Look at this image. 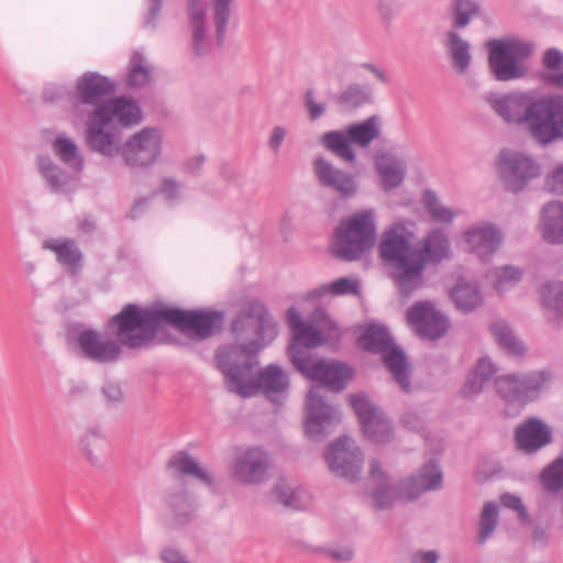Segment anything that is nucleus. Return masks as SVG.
I'll list each match as a JSON object with an SVG mask.
<instances>
[{
  "mask_svg": "<svg viewBox=\"0 0 563 563\" xmlns=\"http://www.w3.org/2000/svg\"><path fill=\"white\" fill-rule=\"evenodd\" d=\"M312 170L321 187L335 192L342 199H351L358 191L356 177L336 166L324 157H317L312 162Z\"/></svg>",
  "mask_w": 563,
  "mask_h": 563,
  "instance_id": "obj_19",
  "label": "nucleus"
},
{
  "mask_svg": "<svg viewBox=\"0 0 563 563\" xmlns=\"http://www.w3.org/2000/svg\"><path fill=\"white\" fill-rule=\"evenodd\" d=\"M515 441L519 451L533 454L553 442L552 428L531 417L516 428Z\"/></svg>",
  "mask_w": 563,
  "mask_h": 563,
  "instance_id": "obj_24",
  "label": "nucleus"
},
{
  "mask_svg": "<svg viewBox=\"0 0 563 563\" xmlns=\"http://www.w3.org/2000/svg\"><path fill=\"white\" fill-rule=\"evenodd\" d=\"M148 323L154 331V340L164 325L174 327L183 332L192 333L207 339L219 330L223 322V313L218 311L183 310L165 303L145 307Z\"/></svg>",
  "mask_w": 563,
  "mask_h": 563,
  "instance_id": "obj_6",
  "label": "nucleus"
},
{
  "mask_svg": "<svg viewBox=\"0 0 563 563\" xmlns=\"http://www.w3.org/2000/svg\"><path fill=\"white\" fill-rule=\"evenodd\" d=\"M37 167L41 176L55 194H66L73 188V179L48 156L37 158Z\"/></svg>",
  "mask_w": 563,
  "mask_h": 563,
  "instance_id": "obj_35",
  "label": "nucleus"
},
{
  "mask_svg": "<svg viewBox=\"0 0 563 563\" xmlns=\"http://www.w3.org/2000/svg\"><path fill=\"white\" fill-rule=\"evenodd\" d=\"M101 391L106 400L111 404H119L123 400L124 397L121 386L117 383L106 384Z\"/></svg>",
  "mask_w": 563,
  "mask_h": 563,
  "instance_id": "obj_60",
  "label": "nucleus"
},
{
  "mask_svg": "<svg viewBox=\"0 0 563 563\" xmlns=\"http://www.w3.org/2000/svg\"><path fill=\"white\" fill-rule=\"evenodd\" d=\"M490 332L497 344L511 356H522L526 349L514 330L505 321L498 320L490 325Z\"/></svg>",
  "mask_w": 563,
  "mask_h": 563,
  "instance_id": "obj_40",
  "label": "nucleus"
},
{
  "mask_svg": "<svg viewBox=\"0 0 563 563\" xmlns=\"http://www.w3.org/2000/svg\"><path fill=\"white\" fill-rule=\"evenodd\" d=\"M298 372L320 383L311 387L307 396L305 428L311 440L322 441L341 420L339 410L325 400L324 388L335 393L343 390L352 378V372L340 362L323 360H312L306 364V369Z\"/></svg>",
  "mask_w": 563,
  "mask_h": 563,
  "instance_id": "obj_4",
  "label": "nucleus"
},
{
  "mask_svg": "<svg viewBox=\"0 0 563 563\" xmlns=\"http://www.w3.org/2000/svg\"><path fill=\"white\" fill-rule=\"evenodd\" d=\"M541 306L563 319V279H552L539 288Z\"/></svg>",
  "mask_w": 563,
  "mask_h": 563,
  "instance_id": "obj_41",
  "label": "nucleus"
},
{
  "mask_svg": "<svg viewBox=\"0 0 563 563\" xmlns=\"http://www.w3.org/2000/svg\"><path fill=\"white\" fill-rule=\"evenodd\" d=\"M401 423L411 431H421L423 429L422 418L415 411H406L401 417Z\"/></svg>",
  "mask_w": 563,
  "mask_h": 563,
  "instance_id": "obj_62",
  "label": "nucleus"
},
{
  "mask_svg": "<svg viewBox=\"0 0 563 563\" xmlns=\"http://www.w3.org/2000/svg\"><path fill=\"white\" fill-rule=\"evenodd\" d=\"M286 134L287 131L284 126L276 125L273 128L268 139V147L273 153L277 154L279 152Z\"/></svg>",
  "mask_w": 563,
  "mask_h": 563,
  "instance_id": "obj_61",
  "label": "nucleus"
},
{
  "mask_svg": "<svg viewBox=\"0 0 563 563\" xmlns=\"http://www.w3.org/2000/svg\"><path fill=\"white\" fill-rule=\"evenodd\" d=\"M500 500L504 507L514 509L518 512V518L522 523H532L528 510L520 497L511 494H504Z\"/></svg>",
  "mask_w": 563,
  "mask_h": 563,
  "instance_id": "obj_54",
  "label": "nucleus"
},
{
  "mask_svg": "<svg viewBox=\"0 0 563 563\" xmlns=\"http://www.w3.org/2000/svg\"><path fill=\"white\" fill-rule=\"evenodd\" d=\"M360 342L365 351L383 354L384 365L401 390L405 393L411 390L410 365L405 353L394 345L393 339L385 327L376 324L368 327L360 338Z\"/></svg>",
  "mask_w": 563,
  "mask_h": 563,
  "instance_id": "obj_11",
  "label": "nucleus"
},
{
  "mask_svg": "<svg viewBox=\"0 0 563 563\" xmlns=\"http://www.w3.org/2000/svg\"><path fill=\"white\" fill-rule=\"evenodd\" d=\"M446 37L448 54L453 68L457 74H465L472 62L468 42L463 40L460 34L454 31L448 32Z\"/></svg>",
  "mask_w": 563,
  "mask_h": 563,
  "instance_id": "obj_38",
  "label": "nucleus"
},
{
  "mask_svg": "<svg viewBox=\"0 0 563 563\" xmlns=\"http://www.w3.org/2000/svg\"><path fill=\"white\" fill-rule=\"evenodd\" d=\"M498 523V506L488 501L484 505L479 517L478 542L484 544Z\"/></svg>",
  "mask_w": 563,
  "mask_h": 563,
  "instance_id": "obj_48",
  "label": "nucleus"
},
{
  "mask_svg": "<svg viewBox=\"0 0 563 563\" xmlns=\"http://www.w3.org/2000/svg\"><path fill=\"white\" fill-rule=\"evenodd\" d=\"M150 79L151 68L147 66L145 57L141 53L134 52L130 60L128 85L132 88L144 87Z\"/></svg>",
  "mask_w": 563,
  "mask_h": 563,
  "instance_id": "obj_46",
  "label": "nucleus"
},
{
  "mask_svg": "<svg viewBox=\"0 0 563 563\" xmlns=\"http://www.w3.org/2000/svg\"><path fill=\"white\" fill-rule=\"evenodd\" d=\"M318 292L320 295L331 294L333 296L357 295L360 294V286L356 279L340 277L331 284L322 285Z\"/></svg>",
  "mask_w": 563,
  "mask_h": 563,
  "instance_id": "obj_52",
  "label": "nucleus"
},
{
  "mask_svg": "<svg viewBox=\"0 0 563 563\" xmlns=\"http://www.w3.org/2000/svg\"><path fill=\"white\" fill-rule=\"evenodd\" d=\"M158 558L162 563H191L186 554L172 545L162 548Z\"/></svg>",
  "mask_w": 563,
  "mask_h": 563,
  "instance_id": "obj_57",
  "label": "nucleus"
},
{
  "mask_svg": "<svg viewBox=\"0 0 563 563\" xmlns=\"http://www.w3.org/2000/svg\"><path fill=\"white\" fill-rule=\"evenodd\" d=\"M232 332L240 341L218 349L217 362L224 377L225 387L243 398L258 391L267 397L280 394L289 387L284 369L269 364L253 374L258 364V353L278 334L277 323L268 309L260 301L249 302L232 322Z\"/></svg>",
  "mask_w": 563,
  "mask_h": 563,
  "instance_id": "obj_1",
  "label": "nucleus"
},
{
  "mask_svg": "<svg viewBox=\"0 0 563 563\" xmlns=\"http://www.w3.org/2000/svg\"><path fill=\"white\" fill-rule=\"evenodd\" d=\"M187 13L191 30V48L195 55L205 56L211 45L207 33V7L205 0H188Z\"/></svg>",
  "mask_w": 563,
  "mask_h": 563,
  "instance_id": "obj_25",
  "label": "nucleus"
},
{
  "mask_svg": "<svg viewBox=\"0 0 563 563\" xmlns=\"http://www.w3.org/2000/svg\"><path fill=\"white\" fill-rule=\"evenodd\" d=\"M376 217L373 209L360 210L341 220L335 230L333 255L344 262L360 260L376 242Z\"/></svg>",
  "mask_w": 563,
  "mask_h": 563,
  "instance_id": "obj_7",
  "label": "nucleus"
},
{
  "mask_svg": "<svg viewBox=\"0 0 563 563\" xmlns=\"http://www.w3.org/2000/svg\"><path fill=\"white\" fill-rule=\"evenodd\" d=\"M96 115L108 121L113 126L131 128L142 121V110L136 101L130 97H112L103 104L93 109Z\"/></svg>",
  "mask_w": 563,
  "mask_h": 563,
  "instance_id": "obj_23",
  "label": "nucleus"
},
{
  "mask_svg": "<svg viewBox=\"0 0 563 563\" xmlns=\"http://www.w3.org/2000/svg\"><path fill=\"white\" fill-rule=\"evenodd\" d=\"M42 99L48 104H70L75 112V90H70L65 85H53L47 87Z\"/></svg>",
  "mask_w": 563,
  "mask_h": 563,
  "instance_id": "obj_51",
  "label": "nucleus"
},
{
  "mask_svg": "<svg viewBox=\"0 0 563 563\" xmlns=\"http://www.w3.org/2000/svg\"><path fill=\"white\" fill-rule=\"evenodd\" d=\"M324 459L336 477L350 483L361 478L364 454L352 438L344 435L333 441L324 451Z\"/></svg>",
  "mask_w": 563,
  "mask_h": 563,
  "instance_id": "obj_13",
  "label": "nucleus"
},
{
  "mask_svg": "<svg viewBox=\"0 0 563 563\" xmlns=\"http://www.w3.org/2000/svg\"><path fill=\"white\" fill-rule=\"evenodd\" d=\"M552 379L553 375L548 369L509 373L496 376L494 386L496 394L505 402L506 410L516 415L528 404L537 400Z\"/></svg>",
  "mask_w": 563,
  "mask_h": 563,
  "instance_id": "obj_9",
  "label": "nucleus"
},
{
  "mask_svg": "<svg viewBox=\"0 0 563 563\" xmlns=\"http://www.w3.org/2000/svg\"><path fill=\"white\" fill-rule=\"evenodd\" d=\"M167 468L175 476L194 477L207 486H213L212 475L187 451H178L172 455L167 461Z\"/></svg>",
  "mask_w": 563,
  "mask_h": 563,
  "instance_id": "obj_28",
  "label": "nucleus"
},
{
  "mask_svg": "<svg viewBox=\"0 0 563 563\" xmlns=\"http://www.w3.org/2000/svg\"><path fill=\"white\" fill-rule=\"evenodd\" d=\"M366 496L371 499V506L377 511L390 509L398 497V484L394 486L389 477L382 468L378 460L369 462V474L367 478Z\"/></svg>",
  "mask_w": 563,
  "mask_h": 563,
  "instance_id": "obj_22",
  "label": "nucleus"
},
{
  "mask_svg": "<svg viewBox=\"0 0 563 563\" xmlns=\"http://www.w3.org/2000/svg\"><path fill=\"white\" fill-rule=\"evenodd\" d=\"M498 170L507 190L518 192L540 175V165L525 153L505 148L498 155Z\"/></svg>",
  "mask_w": 563,
  "mask_h": 563,
  "instance_id": "obj_14",
  "label": "nucleus"
},
{
  "mask_svg": "<svg viewBox=\"0 0 563 563\" xmlns=\"http://www.w3.org/2000/svg\"><path fill=\"white\" fill-rule=\"evenodd\" d=\"M325 319L327 313L323 309H316L308 322L301 319L296 308L288 309L287 321L291 330L288 356L297 371L306 369V364L313 360L310 349L323 345L328 341L327 332L331 325L325 324Z\"/></svg>",
  "mask_w": 563,
  "mask_h": 563,
  "instance_id": "obj_8",
  "label": "nucleus"
},
{
  "mask_svg": "<svg viewBox=\"0 0 563 563\" xmlns=\"http://www.w3.org/2000/svg\"><path fill=\"white\" fill-rule=\"evenodd\" d=\"M537 76L544 85L563 91V52L556 47L547 48Z\"/></svg>",
  "mask_w": 563,
  "mask_h": 563,
  "instance_id": "obj_29",
  "label": "nucleus"
},
{
  "mask_svg": "<svg viewBox=\"0 0 563 563\" xmlns=\"http://www.w3.org/2000/svg\"><path fill=\"white\" fill-rule=\"evenodd\" d=\"M162 153V136L157 129L144 128L132 135L121 151L126 165L147 167L155 163Z\"/></svg>",
  "mask_w": 563,
  "mask_h": 563,
  "instance_id": "obj_17",
  "label": "nucleus"
},
{
  "mask_svg": "<svg viewBox=\"0 0 563 563\" xmlns=\"http://www.w3.org/2000/svg\"><path fill=\"white\" fill-rule=\"evenodd\" d=\"M486 387L485 383L476 375L474 371H472L466 378V382L463 386V394L465 396H475L484 390Z\"/></svg>",
  "mask_w": 563,
  "mask_h": 563,
  "instance_id": "obj_58",
  "label": "nucleus"
},
{
  "mask_svg": "<svg viewBox=\"0 0 563 563\" xmlns=\"http://www.w3.org/2000/svg\"><path fill=\"white\" fill-rule=\"evenodd\" d=\"M382 188L389 191L399 187L406 176V163L394 155L384 154L376 162Z\"/></svg>",
  "mask_w": 563,
  "mask_h": 563,
  "instance_id": "obj_32",
  "label": "nucleus"
},
{
  "mask_svg": "<svg viewBox=\"0 0 563 563\" xmlns=\"http://www.w3.org/2000/svg\"><path fill=\"white\" fill-rule=\"evenodd\" d=\"M232 0H213V22L216 25L217 44L222 46L225 38L227 25L231 15Z\"/></svg>",
  "mask_w": 563,
  "mask_h": 563,
  "instance_id": "obj_47",
  "label": "nucleus"
},
{
  "mask_svg": "<svg viewBox=\"0 0 563 563\" xmlns=\"http://www.w3.org/2000/svg\"><path fill=\"white\" fill-rule=\"evenodd\" d=\"M104 446L106 439L99 427L86 429L79 438V448L82 456L95 467L102 468L104 466L102 456Z\"/></svg>",
  "mask_w": 563,
  "mask_h": 563,
  "instance_id": "obj_33",
  "label": "nucleus"
},
{
  "mask_svg": "<svg viewBox=\"0 0 563 563\" xmlns=\"http://www.w3.org/2000/svg\"><path fill=\"white\" fill-rule=\"evenodd\" d=\"M407 320L421 338L428 340L440 339L450 327L449 319L428 301L413 305L407 311Z\"/></svg>",
  "mask_w": 563,
  "mask_h": 563,
  "instance_id": "obj_20",
  "label": "nucleus"
},
{
  "mask_svg": "<svg viewBox=\"0 0 563 563\" xmlns=\"http://www.w3.org/2000/svg\"><path fill=\"white\" fill-rule=\"evenodd\" d=\"M532 532H531V541L533 545L545 548L549 543V533L548 528L541 526L540 523H532Z\"/></svg>",
  "mask_w": 563,
  "mask_h": 563,
  "instance_id": "obj_63",
  "label": "nucleus"
},
{
  "mask_svg": "<svg viewBox=\"0 0 563 563\" xmlns=\"http://www.w3.org/2000/svg\"><path fill=\"white\" fill-rule=\"evenodd\" d=\"M165 503L173 514L175 526H186L195 518L196 507L185 488L168 490L165 496Z\"/></svg>",
  "mask_w": 563,
  "mask_h": 563,
  "instance_id": "obj_31",
  "label": "nucleus"
},
{
  "mask_svg": "<svg viewBox=\"0 0 563 563\" xmlns=\"http://www.w3.org/2000/svg\"><path fill=\"white\" fill-rule=\"evenodd\" d=\"M74 90L75 115H77L81 106L91 107L93 110L112 98L117 91V84L98 71H85L76 79Z\"/></svg>",
  "mask_w": 563,
  "mask_h": 563,
  "instance_id": "obj_15",
  "label": "nucleus"
},
{
  "mask_svg": "<svg viewBox=\"0 0 563 563\" xmlns=\"http://www.w3.org/2000/svg\"><path fill=\"white\" fill-rule=\"evenodd\" d=\"M548 189L555 195H563V164L555 167L547 180Z\"/></svg>",
  "mask_w": 563,
  "mask_h": 563,
  "instance_id": "obj_59",
  "label": "nucleus"
},
{
  "mask_svg": "<svg viewBox=\"0 0 563 563\" xmlns=\"http://www.w3.org/2000/svg\"><path fill=\"white\" fill-rule=\"evenodd\" d=\"M487 277L490 279L494 289L503 292L514 287L522 278V271L512 265H505L496 267Z\"/></svg>",
  "mask_w": 563,
  "mask_h": 563,
  "instance_id": "obj_44",
  "label": "nucleus"
},
{
  "mask_svg": "<svg viewBox=\"0 0 563 563\" xmlns=\"http://www.w3.org/2000/svg\"><path fill=\"white\" fill-rule=\"evenodd\" d=\"M53 150L59 159L79 172L82 168V157L76 143L67 136L59 135L53 142Z\"/></svg>",
  "mask_w": 563,
  "mask_h": 563,
  "instance_id": "obj_43",
  "label": "nucleus"
},
{
  "mask_svg": "<svg viewBox=\"0 0 563 563\" xmlns=\"http://www.w3.org/2000/svg\"><path fill=\"white\" fill-rule=\"evenodd\" d=\"M379 256L394 268L393 279L402 296H410L422 287V262L415 261L408 231L402 224H394L382 234L378 243Z\"/></svg>",
  "mask_w": 563,
  "mask_h": 563,
  "instance_id": "obj_5",
  "label": "nucleus"
},
{
  "mask_svg": "<svg viewBox=\"0 0 563 563\" xmlns=\"http://www.w3.org/2000/svg\"><path fill=\"white\" fill-rule=\"evenodd\" d=\"M451 297L459 310L471 312L483 303L478 285L473 282L460 279L451 290Z\"/></svg>",
  "mask_w": 563,
  "mask_h": 563,
  "instance_id": "obj_37",
  "label": "nucleus"
},
{
  "mask_svg": "<svg viewBox=\"0 0 563 563\" xmlns=\"http://www.w3.org/2000/svg\"><path fill=\"white\" fill-rule=\"evenodd\" d=\"M439 558V553L434 550H420L412 554L410 563H438Z\"/></svg>",
  "mask_w": 563,
  "mask_h": 563,
  "instance_id": "obj_64",
  "label": "nucleus"
},
{
  "mask_svg": "<svg viewBox=\"0 0 563 563\" xmlns=\"http://www.w3.org/2000/svg\"><path fill=\"white\" fill-rule=\"evenodd\" d=\"M539 482L550 495L563 496V456H559L548 464L539 475Z\"/></svg>",
  "mask_w": 563,
  "mask_h": 563,
  "instance_id": "obj_42",
  "label": "nucleus"
},
{
  "mask_svg": "<svg viewBox=\"0 0 563 563\" xmlns=\"http://www.w3.org/2000/svg\"><path fill=\"white\" fill-rule=\"evenodd\" d=\"M450 256V242L444 232L432 231L424 240L421 249L416 251L415 261L422 262V273L428 263L438 264Z\"/></svg>",
  "mask_w": 563,
  "mask_h": 563,
  "instance_id": "obj_30",
  "label": "nucleus"
},
{
  "mask_svg": "<svg viewBox=\"0 0 563 563\" xmlns=\"http://www.w3.org/2000/svg\"><path fill=\"white\" fill-rule=\"evenodd\" d=\"M305 107L308 110L309 119L316 121L321 118L327 109L325 103H318L314 99V90L308 89L305 92Z\"/></svg>",
  "mask_w": 563,
  "mask_h": 563,
  "instance_id": "obj_55",
  "label": "nucleus"
},
{
  "mask_svg": "<svg viewBox=\"0 0 563 563\" xmlns=\"http://www.w3.org/2000/svg\"><path fill=\"white\" fill-rule=\"evenodd\" d=\"M473 371L487 386L493 380V377L497 373V367L490 361V358L482 357L477 361L476 366L474 367Z\"/></svg>",
  "mask_w": 563,
  "mask_h": 563,
  "instance_id": "obj_56",
  "label": "nucleus"
},
{
  "mask_svg": "<svg viewBox=\"0 0 563 563\" xmlns=\"http://www.w3.org/2000/svg\"><path fill=\"white\" fill-rule=\"evenodd\" d=\"M481 0H453V26L455 29L465 27L473 18L479 14Z\"/></svg>",
  "mask_w": 563,
  "mask_h": 563,
  "instance_id": "obj_45",
  "label": "nucleus"
},
{
  "mask_svg": "<svg viewBox=\"0 0 563 563\" xmlns=\"http://www.w3.org/2000/svg\"><path fill=\"white\" fill-rule=\"evenodd\" d=\"M488 68L497 81H515L528 76L525 59L534 51L533 44L515 38H494L486 43Z\"/></svg>",
  "mask_w": 563,
  "mask_h": 563,
  "instance_id": "obj_10",
  "label": "nucleus"
},
{
  "mask_svg": "<svg viewBox=\"0 0 563 563\" xmlns=\"http://www.w3.org/2000/svg\"><path fill=\"white\" fill-rule=\"evenodd\" d=\"M426 203L432 219L438 222L451 223L455 218L453 210L441 205L431 191L426 192Z\"/></svg>",
  "mask_w": 563,
  "mask_h": 563,
  "instance_id": "obj_53",
  "label": "nucleus"
},
{
  "mask_svg": "<svg viewBox=\"0 0 563 563\" xmlns=\"http://www.w3.org/2000/svg\"><path fill=\"white\" fill-rule=\"evenodd\" d=\"M501 233L492 224L474 227L465 234V241L470 252L479 258L486 260L499 247Z\"/></svg>",
  "mask_w": 563,
  "mask_h": 563,
  "instance_id": "obj_26",
  "label": "nucleus"
},
{
  "mask_svg": "<svg viewBox=\"0 0 563 563\" xmlns=\"http://www.w3.org/2000/svg\"><path fill=\"white\" fill-rule=\"evenodd\" d=\"M543 212L542 238L550 244H563V202L551 201Z\"/></svg>",
  "mask_w": 563,
  "mask_h": 563,
  "instance_id": "obj_34",
  "label": "nucleus"
},
{
  "mask_svg": "<svg viewBox=\"0 0 563 563\" xmlns=\"http://www.w3.org/2000/svg\"><path fill=\"white\" fill-rule=\"evenodd\" d=\"M380 135L379 119L372 115L361 123L349 125L345 130H333L321 136V144L338 158L353 164L356 154L353 144L367 147Z\"/></svg>",
  "mask_w": 563,
  "mask_h": 563,
  "instance_id": "obj_12",
  "label": "nucleus"
},
{
  "mask_svg": "<svg viewBox=\"0 0 563 563\" xmlns=\"http://www.w3.org/2000/svg\"><path fill=\"white\" fill-rule=\"evenodd\" d=\"M85 139L88 147L106 157L121 154L123 143L122 134L117 126L89 111L86 119Z\"/></svg>",
  "mask_w": 563,
  "mask_h": 563,
  "instance_id": "obj_18",
  "label": "nucleus"
},
{
  "mask_svg": "<svg viewBox=\"0 0 563 563\" xmlns=\"http://www.w3.org/2000/svg\"><path fill=\"white\" fill-rule=\"evenodd\" d=\"M269 467L268 453L258 446H252L236 450L231 472L233 478L242 484L258 485L267 479Z\"/></svg>",
  "mask_w": 563,
  "mask_h": 563,
  "instance_id": "obj_16",
  "label": "nucleus"
},
{
  "mask_svg": "<svg viewBox=\"0 0 563 563\" xmlns=\"http://www.w3.org/2000/svg\"><path fill=\"white\" fill-rule=\"evenodd\" d=\"M486 103L505 123L525 128L541 147L563 142V95L534 96L530 91L489 92Z\"/></svg>",
  "mask_w": 563,
  "mask_h": 563,
  "instance_id": "obj_2",
  "label": "nucleus"
},
{
  "mask_svg": "<svg viewBox=\"0 0 563 563\" xmlns=\"http://www.w3.org/2000/svg\"><path fill=\"white\" fill-rule=\"evenodd\" d=\"M272 499L287 508L299 510L305 507L306 493L292 486L285 478L277 481L271 492Z\"/></svg>",
  "mask_w": 563,
  "mask_h": 563,
  "instance_id": "obj_39",
  "label": "nucleus"
},
{
  "mask_svg": "<svg viewBox=\"0 0 563 563\" xmlns=\"http://www.w3.org/2000/svg\"><path fill=\"white\" fill-rule=\"evenodd\" d=\"M44 250L55 253L56 261L71 275H77L82 267L84 255L73 239H46L42 243Z\"/></svg>",
  "mask_w": 563,
  "mask_h": 563,
  "instance_id": "obj_27",
  "label": "nucleus"
},
{
  "mask_svg": "<svg viewBox=\"0 0 563 563\" xmlns=\"http://www.w3.org/2000/svg\"><path fill=\"white\" fill-rule=\"evenodd\" d=\"M335 103L343 111H353L373 102L369 87L361 84H351L334 97Z\"/></svg>",
  "mask_w": 563,
  "mask_h": 563,
  "instance_id": "obj_36",
  "label": "nucleus"
},
{
  "mask_svg": "<svg viewBox=\"0 0 563 563\" xmlns=\"http://www.w3.org/2000/svg\"><path fill=\"white\" fill-rule=\"evenodd\" d=\"M145 307L126 303L107 322L104 331L86 329L78 333L77 344L88 361L114 364L123 350H143L154 343V331L145 316Z\"/></svg>",
  "mask_w": 563,
  "mask_h": 563,
  "instance_id": "obj_3",
  "label": "nucleus"
},
{
  "mask_svg": "<svg viewBox=\"0 0 563 563\" xmlns=\"http://www.w3.org/2000/svg\"><path fill=\"white\" fill-rule=\"evenodd\" d=\"M351 406L357 416L363 431H369L371 418L377 415L380 409L374 406L365 396L351 395Z\"/></svg>",
  "mask_w": 563,
  "mask_h": 563,
  "instance_id": "obj_49",
  "label": "nucleus"
},
{
  "mask_svg": "<svg viewBox=\"0 0 563 563\" xmlns=\"http://www.w3.org/2000/svg\"><path fill=\"white\" fill-rule=\"evenodd\" d=\"M443 474L434 460L426 463L417 474L398 483V497L400 501H412L421 494L439 490L442 487Z\"/></svg>",
  "mask_w": 563,
  "mask_h": 563,
  "instance_id": "obj_21",
  "label": "nucleus"
},
{
  "mask_svg": "<svg viewBox=\"0 0 563 563\" xmlns=\"http://www.w3.org/2000/svg\"><path fill=\"white\" fill-rule=\"evenodd\" d=\"M371 420V430L363 433L372 441L377 443H386L391 439V424L382 411L375 415Z\"/></svg>",
  "mask_w": 563,
  "mask_h": 563,
  "instance_id": "obj_50",
  "label": "nucleus"
}]
</instances>
